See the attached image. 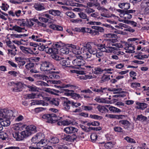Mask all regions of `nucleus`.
Returning a JSON list of instances; mask_svg holds the SVG:
<instances>
[{
    "label": "nucleus",
    "mask_w": 149,
    "mask_h": 149,
    "mask_svg": "<svg viewBox=\"0 0 149 149\" xmlns=\"http://www.w3.org/2000/svg\"><path fill=\"white\" fill-rule=\"evenodd\" d=\"M60 63L62 66L69 67V66L68 65H70V62L68 60L61 58V59L60 60Z\"/></svg>",
    "instance_id": "obj_25"
},
{
    "label": "nucleus",
    "mask_w": 149,
    "mask_h": 149,
    "mask_svg": "<svg viewBox=\"0 0 149 149\" xmlns=\"http://www.w3.org/2000/svg\"><path fill=\"white\" fill-rule=\"evenodd\" d=\"M62 98L64 99L63 105L64 108L67 110L69 109L70 108V104H71V101L68 100L67 98L63 97Z\"/></svg>",
    "instance_id": "obj_12"
},
{
    "label": "nucleus",
    "mask_w": 149,
    "mask_h": 149,
    "mask_svg": "<svg viewBox=\"0 0 149 149\" xmlns=\"http://www.w3.org/2000/svg\"><path fill=\"white\" fill-rule=\"evenodd\" d=\"M79 17L83 19H86L87 21L89 20V18L87 17L86 15L83 12H80L78 13Z\"/></svg>",
    "instance_id": "obj_38"
},
{
    "label": "nucleus",
    "mask_w": 149,
    "mask_h": 149,
    "mask_svg": "<svg viewBox=\"0 0 149 149\" xmlns=\"http://www.w3.org/2000/svg\"><path fill=\"white\" fill-rule=\"evenodd\" d=\"M49 103L54 106H58L59 104V100L57 98H54L49 101Z\"/></svg>",
    "instance_id": "obj_31"
},
{
    "label": "nucleus",
    "mask_w": 149,
    "mask_h": 149,
    "mask_svg": "<svg viewBox=\"0 0 149 149\" xmlns=\"http://www.w3.org/2000/svg\"><path fill=\"white\" fill-rule=\"evenodd\" d=\"M20 49L24 53H30L32 52V50L29 48L26 47L24 46H20Z\"/></svg>",
    "instance_id": "obj_34"
},
{
    "label": "nucleus",
    "mask_w": 149,
    "mask_h": 149,
    "mask_svg": "<svg viewBox=\"0 0 149 149\" xmlns=\"http://www.w3.org/2000/svg\"><path fill=\"white\" fill-rule=\"evenodd\" d=\"M13 137L17 141H22L24 139L22 137V136H20L18 132H15L13 133Z\"/></svg>",
    "instance_id": "obj_22"
},
{
    "label": "nucleus",
    "mask_w": 149,
    "mask_h": 149,
    "mask_svg": "<svg viewBox=\"0 0 149 149\" xmlns=\"http://www.w3.org/2000/svg\"><path fill=\"white\" fill-rule=\"evenodd\" d=\"M140 84L139 83H131V86L132 88H136L141 86Z\"/></svg>",
    "instance_id": "obj_53"
},
{
    "label": "nucleus",
    "mask_w": 149,
    "mask_h": 149,
    "mask_svg": "<svg viewBox=\"0 0 149 149\" xmlns=\"http://www.w3.org/2000/svg\"><path fill=\"white\" fill-rule=\"evenodd\" d=\"M42 118L44 120H47L46 122L52 123H54L62 118L61 117L57 116L54 113L45 114Z\"/></svg>",
    "instance_id": "obj_2"
},
{
    "label": "nucleus",
    "mask_w": 149,
    "mask_h": 149,
    "mask_svg": "<svg viewBox=\"0 0 149 149\" xmlns=\"http://www.w3.org/2000/svg\"><path fill=\"white\" fill-rule=\"evenodd\" d=\"M60 51L62 54H68L69 53V49L68 48L64 47L61 49Z\"/></svg>",
    "instance_id": "obj_33"
},
{
    "label": "nucleus",
    "mask_w": 149,
    "mask_h": 149,
    "mask_svg": "<svg viewBox=\"0 0 149 149\" xmlns=\"http://www.w3.org/2000/svg\"><path fill=\"white\" fill-rule=\"evenodd\" d=\"M33 7L36 10L38 11H41L45 9L44 4L39 2L34 4Z\"/></svg>",
    "instance_id": "obj_9"
},
{
    "label": "nucleus",
    "mask_w": 149,
    "mask_h": 149,
    "mask_svg": "<svg viewBox=\"0 0 149 149\" xmlns=\"http://www.w3.org/2000/svg\"><path fill=\"white\" fill-rule=\"evenodd\" d=\"M147 117L143 116L142 114L137 116L136 120L141 122H143L147 120Z\"/></svg>",
    "instance_id": "obj_32"
},
{
    "label": "nucleus",
    "mask_w": 149,
    "mask_h": 149,
    "mask_svg": "<svg viewBox=\"0 0 149 149\" xmlns=\"http://www.w3.org/2000/svg\"><path fill=\"white\" fill-rule=\"evenodd\" d=\"M48 12L49 14L54 16H59L61 13L60 11L53 9L49 10L48 11Z\"/></svg>",
    "instance_id": "obj_19"
},
{
    "label": "nucleus",
    "mask_w": 149,
    "mask_h": 149,
    "mask_svg": "<svg viewBox=\"0 0 149 149\" xmlns=\"http://www.w3.org/2000/svg\"><path fill=\"white\" fill-rule=\"evenodd\" d=\"M8 54L12 56H15L16 54V52L17 50L15 49V50L13 49H8Z\"/></svg>",
    "instance_id": "obj_50"
},
{
    "label": "nucleus",
    "mask_w": 149,
    "mask_h": 149,
    "mask_svg": "<svg viewBox=\"0 0 149 149\" xmlns=\"http://www.w3.org/2000/svg\"><path fill=\"white\" fill-rule=\"evenodd\" d=\"M27 130L26 128L25 130L22 131L20 133V135L22 136V137H23V139L31 135L28 131Z\"/></svg>",
    "instance_id": "obj_26"
},
{
    "label": "nucleus",
    "mask_w": 149,
    "mask_h": 149,
    "mask_svg": "<svg viewBox=\"0 0 149 149\" xmlns=\"http://www.w3.org/2000/svg\"><path fill=\"white\" fill-rule=\"evenodd\" d=\"M71 105L72 107H77L79 106H80L81 104L79 103L74 102H73L71 101Z\"/></svg>",
    "instance_id": "obj_64"
},
{
    "label": "nucleus",
    "mask_w": 149,
    "mask_h": 149,
    "mask_svg": "<svg viewBox=\"0 0 149 149\" xmlns=\"http://www.w3.org/2000/svg\"><path fill=\"white\" fill-rule=\"evenodd\" d=\"M97 136L95 134H92L90 136L91 139L92 141H95L97 139Z\"/></svg>",
    "instance_id": "obj_62"
},
{
    "label": "nucleus",
    "mask_w": 149,
    "mask_h": 149,
    "mask_svg": "<svg viewBox=\"0 0 149 149\" xmlns=\"http://www.w3.org/2000/svg\"><path fill=\"white\" fill-rule=\"evenodd\" d=\"M97 108L102 113H108L109 111V110L106 108L105 106L101 105H99L97 106Z\"/></svg>",
    "instance_id": "obj_17"
},
{
    "label": "nucleus",
    "mask_w": 149,
    "mask_h": 149,
    "mask_svg": "<svg viewBox=\"0 0 149 149\" xmlns=\"http://www.w3.org/2000/svg\"><path fill=\"white\" fill-rule=\"evenodd\" d=\"M6 134L3 132H0V138L3 140L6 139Z\"/></svg>",
    "instance_id": "obj_63"
},
{
    "label": "nucleus",
    "mask_w": 149,
    "mask_h": 149,
    "mask_svg": "<svg viewBox=\"0 0 149 149\" xmlns=\"http://www.w3.org/2000/svg\"><path fill=\"white\" fill-rule=\"evenodd\" d=\"M6 109H1L0 110V120H2L3 118H6L7 115Z\"/></svg>",
    "instance_id": "obj_18"
},
{
    "label": "nucleus",
    "mask_w": 149,
    "mask_h": 149,
    "mask_svg": "<svg viewBox=\"0 0 149 149\" xmlns=\"http://www.w3.org/2000/svg\"><path fill=\"white\" fill-rule=\"evenodd\" d=\"M27 87L29 88V91L33 92L38 91V88L35 86L33 85H28L27 86Z\"/></svg>",
    "instance_id": "obj_35"
},
{
    "label": "nucleus",
    "mask_w": 149,
    "mask_h": 149,
    "mask_svg": "<svg viewBox=\"0 0 149 149\" xmlns=\"http://www.w3.org/2000/svg\"><path fill=\"white\" fill-rule=\"evenodd\" d=\"M53 67V65L51 62L48 61H44L42 63L40 69L42 71H46L47 73L52 69Z\"/></svg>",
    "instance_id": "obj_3"
},
{
    "label": "nucleus",
    "mask_w": 149,
    "mask_h": 149,
    "mask_svg": "<svg viewBox=\"0 0 149 149\" xmlns=\"http://www.w3.org/2000/svg\"><path fill=\"white\" fill-rule=\"evenodd\" d=\"M80 57L81 58H77L72 61L73 65L76 66V68L79 69L81 68V66H84L85 64V61L82 58V57L81 56Z\"/></svg>",
    "instance_id": "obj_4"
},
{
    "label": "nucleus",
    "mask_w": 149,
    "mask_h": 149,
    "mask_svg": "<svg viewBox=\"0 0 149 149\" xmlns=\"http://www.w3.org/2000/svg\"><path fill=\"white\" fill-rule=\"evenodd\" d=\"M114 131L118 132L123 133L124 130L123 129L119 126H115L113 128Z\"/></svg>",
    "instance_id": "obj_42"
},
{
    "label": "nucleus",
    "mask_w": 149,
    "mask_h": 149,
    "mask_svg": "<svg viewBox=\"0 0 149 149\" xmlns=\"http://www.w3.org/2000/svg\"><path fill=\"white\" fill-rule=\"evenodd\" d=\"M52 51L49 53V54H52V58L56 60L59 61L61 59V57L60 56L57 54L58 53V49L56 48L52 47Z\"/></svg>",
    "instance_id": "obj_5"
},
{
    "label": "nucleus",
    "mask_w": 149,
    "mask_h": 149,
    "mask_svg": "<svg viewBox=\"0 0 149 149\" xmlns=\"http://www.w3.org/2000/svg\"><path fill=\"white\" fill-rule=\"evenodd\" d=\"M91 28L93 29L97 30L98 32L100 31L101 32H103L104 31V29L103 28L100 27L93 26L91 27Z\"/></svg>",
    "instance_id": "obj_47"
},
{
    "label": "nucleus",
    "mask_w": 149,
    "mask_h": 149,
    "mask_svg": "<svg viewBox=\"0 0 149 149\" xmlns=\"http://www.w3.org/2000/svg\"><path fill=\"white\" fill-rule=\"evenodd\" d=\"M50 27L58 31H61L63 30V28L62 26L54 24H52L50 25Z\"/></svg>",
    "instance_id": "obj_28"
},
{
    "label": "nucleus",
    "mask_w": 149,
    "mask_h": 149,
    "mask_svg": "<svg viewBox=\"0 0 149 149\" xmlns=\"http://www.w3.org/2000/svg\"><path fill=\"white\" fill-rule=\"evenodd\" d=\"M34 66V63H28L25 66L26 68L28 70H29L30 69L33 68Z\"/></svg>",
    "instance_id": "obj_54"
},
{
    "label": "nucleus",
    "mask_w": 149,
    "mask_h": 149,
    "mask_svg": "<svg viewBox=\"0 0 149 149\" xmlns=\"http://www.w3.org/2000/svg\"><path fill=\"white\" fill-rule=\"evenodd\" d=\"M106 48L104 51L107 53H111L114 50H118V48L110 46H106Z\"/></svg>",
    "instance_id": "obj_24"
},
{
    "label": "nucleus",
    "mask_w": 149,
    "mask_h": 149,
    "mask_svg": "<svg viewBox=\"0 0 149 149\" xmlns=\"http://www.w3.org/2000/svg\"><path fill=\"white\" fill-rule=\"evenodd\" d=\"M41 17H45L47 18V19H52V17L49 14L47 13L43 14L42 13L40 14Z\"/></svg>",
    "instance_id": "obj_59"
},
{
    "label": "nucleus",
    "mask_w": 149,
    "mask_h": 149,
    "mask_svg": "<svg viewBox=\"0 0 149 149\" xmlns=\"http://www.w3.org/2000/svg\"><path fill=\"white\" fill-rule=\"evenodd\" d=\"M118 12L121 13L120 14V16L121 17H123L124 14L126 13L130 12V13H135L136 11L135 10H122L119 9L118 10Z\"/></svg>",
    "instance_id": "obj_30"
},
{
    "label": "nucleus",
    "mask_w": 149,
    "mask_h": 149,
    "mask_svg": "<svg viewBox=\"0 0 149 149\" xmlns=\"http://www.w3.org/2000/svg\"><path fill=\"white\" fill-rule=\"evenodd\" d=\"M125 140L127 142L130 143H135V141L132 139L128 136H126L125 138Z\"/></svg>",
    "instance_id": "obj_55"
},
{
    "label": "nucleus",
    "mask_w": 149,
    "mask_h": 149,
    "mask_svg": "<svg viewBox=\"0 0 149 149\" xmlns=\"http://www.w3.org/2000/svg\"><path fill=\"white\" fill-rule=\"evenodd\" d=\"M48 73H49L50 74L49 75V77L52 79H58L60 78V76L58 75L57 74V73H58V72H56L52 70H50L48 72Z\"/></svg>",
    "instance_id": "obj_13"
},
{
    "label": "nucleus",
    "mask_w": 149,
    "mask_h": 149,
    "mask_svg": "<svg viewBox=\"0 0 149 149\" xmlns=\"http://www.w3.org/2000/svg\"><path fill=\"white\" fill-rule=\"evenodd\" d=\"M91 54L95 55L97 53V50L95 48H93L92 47L89 51Z\"/></svg>",
    "instance_id": "obj_60"
},
{
    "label": "nucleus",
    "mask_w": 149,
    "mask_h": 149,
    "mask_svg": "<svg viewBox=\"0 0 149 149\" xmlns=\"http://www.w3.org/2000/svg\"><path fill=\"white\" fill-rule=\"evenodd\" d=\"M125 47L124 48V49L126 50L125 51L126 53H134L135 48L134 45L127 43L125 44Z\"/></svg>",
    "instance_id": "obj_7"
},
{
    "label": "nucleus",
    "mask_w": 149,
    "mask_h": 149,
    "mask_svg": "<svg viewBox=\"0 0 149 149\" xmlns=\"http://www.w3.org/2000/svg\"><path fill=\"white\" fill-rule=\"evenodd\" d=\"M49 142V140H48L46 139H41L37 144L38 146L40 147H44V146H46Z\"/></svg>",
    "instance_id": "obj_15"
},
{
    "label": "nucleus",
    "mask_w": 149,
    "mask_h": 149,
    "mask_svg": "<svg viewBox=\"0 0 149 149\" xmlns=\"http://www.w3.org/2000/svg\"><path fill=\"white\" fill-rule=\"evenodd\" d=\"M97 58H104V55L102 52H97L95 54Z\"/></svg>",
    "instance_id": "obj_56"
},
{
    "label": "nucleus",
    "mask_w": 149,
    "mask_h": 149,
    "mask_svg": "<svg viewBox=\"0 0 149 149\" xmlns=\"http://www.w3.org/2000/svg\"><path fill=\"white\" fill-rule=\"evenodd\" d=\"M63 125H68L72 123L71 121L68 120H66L62 121Z\"/></svg>",
    "instance_id": "obj_57"
},
{
    "label": "nucleus",
    "mask_w": 149,
    "mask_h": 149,
    "mask_svg": "<svg viewBox=\"0 0 149 149\" xmlns=\"http://www.w3.org/2000/svg\"><path fill=\"white\" fill-rule=\"evenodd\" d=\"M124 22L125 23L131 24L134 27H135L136 26V23L133 21L125 20Z\"/></svg>",
    "instance_id": "obj_51"
},
{
    "label": "nucleus",
    "mask_w": 149,
    "mask_h": 149,
    "mask_svg": "<svg viewBox=\"0 0 149 149\" xmlns=\"http://www.w3.org/2000/svg\"><path fill=\"white\" fill-rule=\"evenodd\" d=\"M88 126L92 125L93 126H98L100 125V123L98 121H94L91 123H89L87 124Z\"/></svg>",
    "instance_id": "obj_49"
},
{
    "label": "nucleus",
    "mask_w": 149,
    "mask_h": 149,
    "mask_svg": "<svg viewBox=\"0 0 149 149\" xmlns=\"http://www.w3.org/2000/svg\"><path fill=\"white\" fill-rule=\"evenodd\" d=\"M110 79V75H106L104 74L102 75L101 78V80L100 81V82L101 83H103L104 82L109 81Z\"/></svg>",
    "instance_id": "obj_23"
},
{
    "label": "nucleus",
    "mask_w": 149,
    "mask_h": 149,
    "mask_svg": "<svg viewBox=\"0 0 149 149\" xmlns=\"http://www.w3.org/2000/svg\"><path fill=\"white\" fill-rule=\"evenodd\" d=\"M104 146L107 148L111 149L113 147V144L111 142H108L105 143Z\"/></svg>",
    "instance_id": "obj_52"
},
{
    "label": "nucleus",
    "mask_w": 149,
    "mask_h": 149,
    "mask_svg": "<svg viewBox=\"0 0 149 149\" xmlns=\"http://www.w3.org/2000/svg\"><path fill=\"white\" fill-rule=\"evenodd\" d=\"M23 19H18V24L20 26H24L27 25L26 22L24 21Z\"/></svg>",
    "instance_id": "obj_44"
},
{
    "label": "nucleus",
    "mask_w": 149,
    "mask_h": 149,
    "mask_svg": "<svg viewBox=\"0 0 149 149\" xmlns=\"http://www.w3.org/2000/svg\"><path fill=\"white\" fill-rule=\"evenodd\" d=\"M83 46V48L81 49H83L85 51L86 50L87 51H89L92 47L89 42H88L86 44L84 45Z\"/></svg>",
    "instance_id": "obj_29"
},
{
    "label": "nucleus",
    "mask_w": 149,
    "mask_h": 149,
    "mask_svg": "<svg viewBox=\"0 0 149 149\" xmlns=\"http://www.w3.org/2000/svg\"><path fill=\"white\" fill-rule=\"evenodd\" d=\"M104 71V70L99 67H95L94 70L93 71L94 74L98 75L101 74Z\"/></svg>",
    "instance_id": "obj_20"
},
{
    "label": "nucleus",
    "mask_w": 149,
    "mask_h": 149,
    "mask_svg": "<svg viewBox=\"0 0 149 149\" xmlns=\"http://www.w3.org/2000/svg\"><path fill=\"white\" fill-rule=\"evenodd\" d=\"M7 115V116H15V114H16V112L15 111L13 112L12 110H7L6 112Z\"/></svg>",
    "instance_id": "obj_37"
},
{
    "label": "nucleus",
    "mask_w": 149,
    "mask_h": 149,
    "mask_svg": "<svg viewBox=\"0 0 149 149\" xmlns=\"http://www.w3.org/2000/svg\"><path fill=\"white\" fill-rule=\"evenodd\" d=\"M136 104L137 105L136 108L141 110H144L147 108L148 104L145 103H141L136 102Z\"/></svg>",
    "instance_id": "obj_14"
},
{
    "label": "nucleus",
    "mask_w": 149,
    "mask_h": 149,
    "mask_svg": "<svg viewBox=\"0 0 149 149\" xmlns=\"http://www.w3.org/2000/svg\"><path fill=\"white\" fill-rule=\"evenodd\" d=\"M59 141L58 139L56 137H53L49 141V142L52 144L58 143Z\"/></svg>",
    "instance_id": "obj_39"
},
{
    "label": "nucleus",
    "mask_w": 149,
    "mask_h": 149,
    "mask_svg": "<svg viewBox=\"0 0 149 149\" xmlns=\"http://www.w3.org/2000/svg\"><path fill=\"white\" fill-rule=\"evenodd\" d=\"M54 86L59 89L58 90L52 89L54 91L57 93H62L65 92V94L68 96H71L73 98L76 99V97L78 98L80 97V95L77 93H74V91L73 90H69L67 89H64L63 87H62L59 86L55 85Z\"/></svg>",
    "instance_id": "obj_1"
},
{
    "label": "nucleus",
    "mask_w": 149,
    "mask_h": 149,
    "mask_svg": "<svg viewBox=\"0 0 149 149\" xmlns=\"http://www.w3.org/2000/svg\"><path fill=\"white\" fill-rule=\"evenodd\" d=\"M117 40L115 39H112L109 40H107L106 41L107 44L106 46H110L111 45L113 46V43L116 42L115 40Z\"/></svg>",
    "instance_id": "obj_41"
},
{
    "label": "nucleus",
    "mask_w": 149,
    "mask_h": 149,
    "mask_svg": "<svg viewBox=\"0 0 149 149\" xmlns=\"http://www.w3.org/2000/svg\"><path fill=\"white\" fill-rule=\"evenodd\" d=\"M78 130L73 127H66L64 129V131L67 134L73 133L78 131Z\"/></svg>",
    "instance_id": "obj_11"
},
{
    "label": "nucleus",
    "mask_w": 149,
    "mask_h": 149,
    "mask_svg": "<svg viewBox=\"0 0 149 149\" xmlns=\"http://www.w3.org/2000/svg\"><path fill=\"white\" fill-rule=\"evenodd\" d=\"M130 13V12H128V13H126L124 14V15L123 17L125 19H130L132 17V15L130 14V13Z\"/></svg>",
    "instance_id": "obj_46"
},
{
    "label": "nucleus",
    "mask_w": 149,
    "mask_h": 149,
    "mask_svg": "<svg viewBox=\"0 0 149 149\" xmlns=\"http://www.w3.org/2000/svg\"><path fill=\"white\" fill-rule=\"evenodd\" d=\"M118 123L120 125L122 126L125 129L131 131L130 129L131 124L128 121L126 120H120L119 121Z\"/></svg>",
    "instance_id": "obj_6"
},
{
    "label": "nucleus",
    "mask_w": 149,
    "mask_h": 149,
    "mask_svg": "<svg viewBox=\"0 0 149 149\" xmlns=\"http://www.w3.org/2000/svg\"><path fill=\"white\" fill-rule=\"evenodd\" d=\"M90 118L96 120H101L103 118L102 116L96 115H90L89 116Z\"/></svg>",
    "instance_id": "obj_43"
},
{
    "label": "nucleus",
    "mask_w": 149,
    "mask_h": 149,
    "mask_svg": "<svg viewBox=\"0 0 149 149\" xmlns=\"http://www.w3.org/2000/svg\"><path fill=\"white\" fill-rule=\"evenodd\" d=\"M109 109L111 112L113 113H120L121 111L120 109L112 106H110Z\"/></svg>",
    "instance_id": "obj_21"
},
{
    "label": "nucleus",
    "mask_w": 149,
    "mask_h": 149,
    "mask_svg": "<svg viewBox=\"0 0 149 149\" xmlns=\"http://www.w3.org/2000/svg\"><path fill=\"white\" fill-rule=\"evenodd\" d=\"M84 57L87 59L91 58L92 57L91 54L89 51H88L84 54Z\"/></svg>",
    "instance_id": "obj_58"
},
{
    "label": "nucleus",
    "mask_w": 149,
    "mask_h": 149,
    "mask_svg": "<svg viewBox=\"0 0 149 149\" xmlns=\"http://www.w3.org/2000/svg\"><path fill=\"white\" fill-rule=\"evenodd\" d=\"M39 135L40 134H39V135L37 134L36 136L33 137L31 139V142L34 143H38L40 139V136Z\"/></svg>",
    "instance_id": "obj_27"
},
{
    "label": "nucleus",
    "mask_w": 149,
    "mask_h": 149,
    "mask_svg": "<svg viewBox=\"0 0 149 149\" xmlns=\"http://www.w3.org/2000/svg\"><path fill=\"white\" fill-rule=\"evenodd\" d=\"M40 44V45H38V49L40 51H44L48 54L52 51V47H49L47 46L44 45L43 44Z\"/></svg>",
    "instance_id": "obj_8"
},
{
    "label": "nucleus",
    "mask_w": 149,
    "mask_h": 149,
    "mask_svg": "<svg viewBox=\"0 0 149 149\" xmlns=\"http://www.w3.org/2000/svg\"><path fill=\"white\" fill-rule=\"evenodd\" d=\"M2 126L6 127L9 126L10 124V121L6 119L0 122Z\"/></svg>",
    "instance_id": "obj_36"
},
{
    "label": "nucleus",
    "mask_w": 149,
    "mask_h": 149,
    "mask_svg": "<svg viewBox=\"0 0 149 149\" xmlns=\"http://www.w3.org/2000/svg\"><path fill=\"white\" fill-rule=\"evenodd\" d=\"M141 5L143 7H146L147 6H149V0H143Z\"/></svg>",
    "instance_id": "obj_48"
},
{
    "label": "nucleus",
    "mask_w": 149,
    "mask_h": 149,
    "mask_svg": "<svg viewBox=\"0 0 149 149\" xmlns=\"http://www.w3.org/2000/svg\"><path fill=\"white\" fill-rule=\"evenodd\" d=\"M65 14L67 16L71 18H74L76 17L75 14L72 12H67L65 13Z\"/></svg>",
    "instance_id": "obj_45"
},
{
    "label": "nucleus",
    "mask_w": 149,
    "mask_h": 149,
    "mask_svg": "<svg viewBox=\"0 0 149 149\" xmlns=\"http://www.w3.org/2000/svg\"><path fill=\"white\" fill-rule=\"evenodd\" d=\"M14 31L19 33L22 32V30L25 29L24 28H22L17 25L14 26Z\"/></svg>",
    "instance_id": "obj_40"
},
{
    "label": "nucleus",
    "mask_w": 149,
    "mask_h": 149,
    "mask_svg": "<svg viewBox=\"0 0 149 149\" xmlns=\"http://www.w3.org/2000/svg\"><path fill=\"white\" fill-rule=\"evenodd\" d=\"M118 6L121 9L127 10L130 7V5L128 3H123L119 4Z\"/></svg>",
    "instance_id": "obj_16"
},
{
    "label": "nucleus",
    "mask_w": 149,
    "mask_h": 149,
    "mask_svg": "<svg viewBox=\"0 0 149 149\" xmlns=\"http://www.w3.org/2000/svg\"><path fill=\"white\" fill-rule=\"evenodd\" d=\"M22 127L26 128L31 135L36 132L37 131L36 127L33 125H31L27 126H26V125H22Z\"/></svg>",
    "instance_id": "obj_10"
},
{
    "label": "nucleus",
    "mask_w": 149,
    "mask_h": 149,
    "mask_svg": "<svg viewBox=\"0 0 149 149\" xmlns=\"http://www.w3.org/2000/svg\"><path fill=\"white\" fill-rule=\"evenodd\" d=\"M88 129L95 131H99L101 130L102 129V128L100 127H88Z\"/></svg>",
    "instance_id": "obj_61"
}]
</instances>
